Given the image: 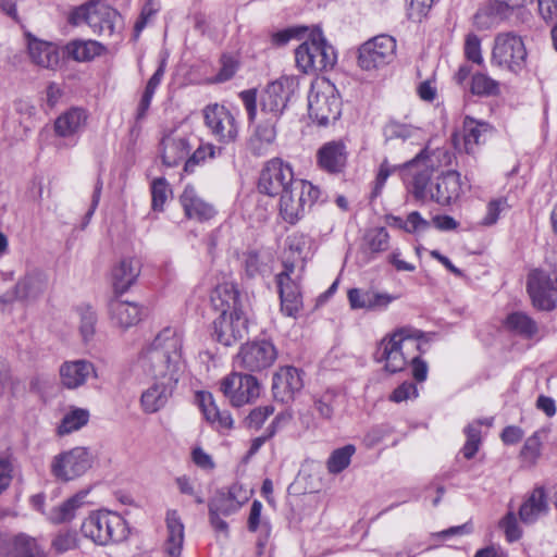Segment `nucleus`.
<instances>
[{
    "mask_svg": "<svg viewBox=\"0 0 557 557\" xmlns=\"http://www.w3.org/2000/svg\"><path fill=\"white\" fill-rule=\"evenodd\" d=\"M276 121L261 119L248 139V150L256 157L271 153L276 140Z\"/></svg>",
    "mask_w": 557,
    "mask_h": 557,
    "instance_id": "26",
    "label": "nucleus"
},
{
    "mask_svg": "<svg viewBox=\"0 0 557 557\" xmlns=\"http://www.w3.org/2000/svg\"><path fill=\"white\" fill-rule=\"evenodd\" d=\"M545 435L544 430L535 431L527 438L521 449L520 457L525 467H533L541 456L542 438Z\"/></svg>",
    "mask_w": 557,
    "mask_h": 557,
    "instance_id": "46",
    "label": "nucleus"
},
{
    "mask_svg": "<svg viewBox=\"0 0 557 557\" xmlns=\"http://www.w3.org/2000/svg\"><path fill=\"white\" fill-rule=\"evenodd\" d=\"M516 15L506 5L494 1L478 10L473 16V24L479 30H487L496 27L500 22L510 20Z\"/></svg>",
    "mask_w": 557,
    "mask_h": 557,
    "instance_id": "33",
    "label": "nucleus"
},
{
    "mask_svg": "<svg viewBox=\"0 0 557 557\" xmlns=\"http://www.w3.org/2000/svg\"><path fill=\"white\" fill-rule=\"evenodd\" d=\"M263 505L260 500L255 499L250 507L247 521V528L250 532H259L258 544L264 546L271 535V523L268 519L261 518Z\"/></svg>",
    "mask_w": 557,
    "mask_h": 557,
    "instance_id": "40",
    "label": "nucleus"
},
{
    "mask_svg": "<svg viewBox=\"0 0 557 557\" xmlns=\"http://www.w3.org/2000/svg\"><path fill=\"white\" fill-rule=\"evenodd\" d=\"M196 399L198 405L208 422H210L214 417L218 416V411L220 410L214 403L213 396L209 392H198L196 394Z\"/></svg>",
    "mask_w": 557,
    "mask_h": 557,
    "instance_id": "58",
    "label": "nucleus"
},
{
    "mask_svg": "<svg viewBox=\"0 0 557 557\" xmlns=\"http://www.w3.org/2000/svg\"><path fill=\"white\" fill-rule=\"evenodd\" d=\"M338 394L334 391H326L315 401L314 408L319 416L325 420L332 419L334 409L337 406Z\"/></svg>",
    "mask_w": 557,
    "mask_h": 557,
    "instance_id": "52",
    "label": "nucleus"
},
{
    "mask_svg": "<svg viewBox=\"0 0 557 557\" xmlns=\"http://www.w3.org/2000/svg\"><path fill=\"white\" fill-rule=\"evenodd\" d=\"M248 333V319L245 312L220 313L213 321V336L224 346H233Z\"/></svg>",
    "mask_w": 557,
    "mask_h": 557,
    "instance_id": "20",
    "label": "nucleus"
},
{
    "mask_svg": "<svg viewBox=\"0 0 557 557\" xmlns=\"http://www.w3.org/2000/svg\"><path fill=\"white\" fill-rule=\"evenodd\" d=\"M220 391L233 407H242L260 396L261 386L251 374L232 372L220 381Z\"/></svg>",
    "mask_w": 557,
    "mask_h": 557,
    "instance_id": "13",
    "label": "nucleus"
},
{
    "mask_svg": "<svg viewBox=\"0 0 557 557\" xmlns=\"http://www.w3.org/2000/svg\"><path fill=\"white\" fill-rule=\"evenodd\" d=\"M492 127L488 123L466 116L463 120V140L467 153H473L474 147L485 143Z\"/></svg>",
    "mask_w": 557,
    "mask_h": 557,
    "instance_id": "38",
    "label": "nucleus"
},
{
    "mask_svg": "<svg viewBox=\"0 0 557 557\" xmlns=\"http://www.w3.org/2000/svg\"><path fill=\"white\" fill-rule=\"evenodd\" d=\"M471 92L483 97L496 96L499 94V83L485 73H475L471 78Z\"/></svg>",
    "mask_w": 557,
    "mask_h": 557,
    "instance_id": "48",
    "label": "nucleus"
},
{
    "mask_svg": "<svg viewBox=\"0 0 557 557\" xmlns=\"http://www.w3.org/2000/svg\"><path fill=\"white\" fill-rule=\"evenodd\" d=\"M182 347V334L165 327L140 351L136 368L151 380L140 395L143 412L152 414L162 410L173 396L186 370Z\"/></svg>",
    "mask_w": 557,
    "mask_h": 557,
    "instance_id": "1",
    "label": "nucleus"
},
{
    "mask_svg": "<svg viewBox=\"0 0 557 557\" xmlns=\"http://www.w3.org/2000/svg\"><path fill=\"white\" fill-rule=\"evenodd\" d=\"M57 553H65L76 547V535L74 532H60L51 543Z\"/></svg>",
    "mask_w": 557,
    "mask_h": 557,
    "instance_id": "62",
    "label": "nucleus"
},
{
    "mask_svg": "<svg viewBox=\"0 0 557 557\" xmlns=\"http://www.w3.org/2000/svg\"><path fill=\"white\" fill-rule=\"evenodd\" d=\"M211 302L220 313L244 312L242 296L234 283L225 282L218 285L211 294Z\"/></svg>",
    "mask_w": 557,
    "mask_h": 557,
    "instance_id": "29",
    "label": "nucleus"
},
{
    "mask_svg": "<svg viewBox=\"0 0 557 557\" xmlns=\"http://www.w3.org/2000/svg\"><path fill=\"white\" fill-rule=\"evenodd\" d=\"M366 248L373 253L383 252L389 247V235L385 227H374L364 235Z\"/></svg>",
    "mask_w": 557,
    "mask_h": 557,
    "instance_id": "50",
    "label": "nucleus"
},
{
    "mask_svg": "<svg viewBox=\"0 0 557 557\" xmlns=\"http://www.w3.org/2000/svg\"><path fill=\"white\" fill-rule=\"evenodd\" d=\"M106 47L96 40H72L64 47V52L67 57L77 62H88L103 54Z\"/></svg>",
    "mask_w": 557,
    "mask_h": 557,
    "instance_id": "37",
    "label": "nucleus"
},
{
    "mask_svg": "<svg viewBox=\"0 0 557 557\" xmlns=\"http://www.w3.org/2000/svg\"><path fill=\"white\" fill-rule=\"evenodd\" d=\"M463 51L468 61L478 65L483 63L481 39L475 34L470 33L466 36Z\"/></svg>",
    "mask_w": 557,
    "mask_h": 557,
    "instance_id": "56",
    "label": "nucleus"
},
{
    "mask_svg": "<svg viewBox=\"0 0 557 557\" xmlns=\"http://www.w3.org/2000/svg\"><path fill=\"white\" fill-rule=\"evenodd\" d=\"M238 70V62L231 55L221 58V67L215 75L214 82L224 83L230 81Z\"/></svg>",
    "mask_w": 557,
    "mask_h": 557,
    "instance_id": "60",
    "label": "nucleus"
},
{
    "mask_svg": "<svg viewBox=\"0 0 557 557\" xmlns=\"http://www.w3.org/2000/svg\"><path fill=\"white\" fill-rule=\"evenodd\" d=\"M161 158L164 165L173 168L187 160L190 152V135L180 131L165 134L160 143Z\"/></svg>",
    "mask_w": 557,
    "mask_h": 557,
    "instance_id": "21",
    "label": "nucleus"
},
{
    "mask_svg": "<svg viewBox=\"0 0 557 557\" xmlns=\"http://www.w3.org/2000/svg\"><path fill=\"white\" fill-rule=\"evenodd\" d=\"M451 156L445 148L425 147L412 160L401 164V180L408 193L422 202L431 201L435 173L450 163Z\"/></svg>",
    "mask_w": 557,
    "mask_h": 557,
    "instance_id": "2",
    "label": "nucleus"
},
{
    "mask_svg": "<svg viewBox=\"0 0 557 557\" xmlns=\"http://www.w3.org/2000/svg\"><path fill=\"white\" fill-rule=\"evenodd\" d=\"M79 314V332L84 341L90 339L96 332L97 315L90 307H81Z\"/></svg>",
    "mask_w": 557,
    "mask_h": 557,
    "instance_id": "54",
    "label": "nucleus"
},
{
    "mask_svg": "<svg viewBox=\"0 0 557 557\" xmlns=\"http://www.w3.org/2000/svg\"><path fill=\"white\" fill-rule=\"evenodd\" d=\"M221 148H216L210 143L200 144L193 154L185 161L184 171L191 173L197 165L206 162L208 159H214L216 156L221 154Z\"/></svg>",
    "mask_w": 557,
    "mask_h": 557,
    "instance_id": "47",
    "label": "nucleus"
},
{
    "mask_svg": "<svg viewBox=\"0 0 557 557\" xmlns=\"http://www.w3.org/2000/svg\"><path fill=\"white\" fill-rule=\"evenodd\" d=\"M290 417L288 414L280 413L277 414L271 424L267 429V434L262 436H258L251 441L250 448L248 450V455L252 456L258 453V450L263 446V444L271 438L277 431V428L288 421Z\"/></svg>",
    "mask_w": 557,
    "mask_h": 557,
    "instance_id": "53",
    "label": "nucleus"
},
{
    "mask_svg": "<svg viewBox=\"0 0 557 557\" xmlns=\"http://www.w3.org/2000/svg\"><path fill=\"white\" fill-rule=\"evenodd\" d=\"M274 412L273 406H262L257 407L250 411V413L247 416L245 423L249 429L258 430L260 429L265 420L272 416Z\"/></svg>",
    "mask_w": 557,
    "mask_h": 557,
    "instance_id": "57",
    "label": "nucleus"
},
{
    "mask_svg": "<svg viewBox=\"0 0 557 557\" xmlns=\"http://www.w3.org/2000/svg\"><path fill=\"white\" fill-rule=\"evenodd\" d=\"M417 396L418 389L416 384L412 382H404L394 389L389 399L394 403H401L410 398H416Z\"/></svg>",
    "mask_w": 557,
    "mask_h": 557,
    "instance_id": "63",
    "label": "nucleus"
},
{
    "mask_svg": "<svg viewBox=\"0 0 557 557\" xmlns=\"http://www.w3.org/2000/svg\"><path fill=\"white\" fill-rule=\"evenodd\" d=\"M300 178L295 177L292 165L280 158L269 160L260 172L258 189L261 194L275 197L288 190Z\"/></svg>",
    "mask_w": 557,
    "mask_h": 557,
    "instance_id": "12",
    "label": "nucleus"
},
{
    "mask_svg": "<svg viewBox=\"0 0 557 557\" xmlns=\"http://www.w3.org/2000/svg\"><path fill=\"white\" fill-rule=\"evenodd\" d=\"M27 48L29 58L36 65L48 70L59 66L60 52L54 44L29 37Z\"/></svg>",
    "mask_w": 557,
    "mask_h": 557,
    "instance_id": "30",
    "label": "nucleus"
},
{
    "mask_svg": "<svg viewBox=\"0 0 557 557\" xmlns=\"http://www.w3.org/2000/svg\"><path fill=\"white\" fill-rule=\"evenodd\" d=\"M424 334L413 327L405 326L385 336L377 345L373 358L376 362H384L389 373L403 371L409 363L412 351L424 352L422 342Z\"/></svg>",
    "mask_w": 557,
    "mask_h": 557,
    "instance_id": "3",
    "label": "nucleus"
},
{
    "mask_svg": "<svg viewBox=\"0 0 557 557\" xmlns=\"http://www.w3.org/2000/svg\"><path fill=\"white\" fill-rule=\"evenodd\" d=\"M386 133L389 138L411 140L412 144H420L423 140V132L420 128L397 122L389 123Z\"/></svg>",
    "mask_w": 557,
    "mask_h": 557,
    "instance_id": "49",
    "label": "nucleus"
},
{
    "mask_svg": "<svg viewBox=\"0 0 557 557\" xmlns=\"http://www.w3.org/2000/svg\"><path fill=\"white\" fill-rule=\"evenodd\" d=\"M61 384L67 389L84 386L90 377H97L95 364L86 359L64 361L59 368Z\"/></svg>",
    "mask_w": 557,
    "mask_h": 557,
    "instance_id": "23",
    "label": "nucleus"
},
{
    "mask_svg": "<svg viewBox=\"0 0 557 557\" xmlns=\"http://www.w3.org/2000/svg\"><path fill=\"white\" fill-rule=\"evenodd\" d=\"M295 274V265L293 263H284V271L276 275L278 287L281 311L283 314L296 318L302 308V295L298 276Z\"/></svg>",
    "mask_w": 557,
    "mask_h": 557,
    "instance_id": "19",
    "label": "nucleus"
},
{
    "mask_svg": "<svg viewBox=\"0 0 557 557\" xmlns=\"http://www.w3.org/2000/svg\"><path fill=\"white\" fill-rule=\"evenodd\" d=\"M94 457L86 447H74L52 457L50 473L59 482H70L83 476L92 466Z\"/></svg>",
    "mask_w": 557,
    "mask_h": 557,
    "instance_id": "10",
    "label": "nucleus"
},
{
    "mask_svg": "<svg viewBox=\"0 0 557 557\" xmlns=\"http://www.w3.org/2000/svg\"><path fill=\"white\" fill-rule=\"evenodd\" d=\"M82 533L97 545L122 542L127 537L125 520L116 512L98 510L91 512L82 523Z\"/></svg>",
    "mask_w": 557,
    "mask_h": 557,
    "instance_id": "6",
    "label": "nucleus"
},
{
    "mask_svg": "<svg viewBox=\"0 0 557 557\" xmlns=\"http://www.w3.org/2000/svg\"><path fill=\"white\" fill-rule=\"evenodd\" d=\"M500 528L504 530L508 542L518 541L522 531L518 524L517 518L513 512H508L500 521Z\"/></svg>",
    "mask_w": 557,
    "mask_h": 557,
    "instance_id": "59",
    "label": "nucleus"
},
{
    "mask_svg": "<svg viewBox=\"0 0 557 557\" xmlns=\"http://www.w3.org/2000/svg\"><path fill=\"white\" fill-rule=\"evenodd\" d=\"M159 0H147L145 5L141 9L140 15L135 23L134 33L135 38H138L143 29L147 26V24L153 18V16L160 10Z\"/></svg>",
    "mask_w": 557,
    "mask_h": 557,
    "instance_id": "55",
    "label": "nucleus"
},
{
    "mask_svg": "<svg viewBox=\"0 0 557 557\" xmlns=\"http://www.w3.org/2000/svg\"><path fill=\"white\" fill-rule=\"evenodd\" d=\"M239 98L247 112V117L250 123L257 116V91L255 89L243 90L239 92Z\"/></svg>",
    "mask_w": 557,
    "mask_h": 557,
    "instance_id": "64",
    "label": "nucleus"
},
{
    "mask_svg": "<svg viewBox=\"0 0 557 557\" xmlns=\"http://www.w3.org/2000/svg\"><path fill=\"white\" fill-rule=\"evenodd\" d=\"M304 387L301 372L292 366L280 368L273 375L272 392L276 400L288 403Z\"/></svg>",
    "mask_w": 557,
    "mask_h": 557,
    "instance_id": "22",
    "label": "nucleus"
},
{
    "mask_svg": "<svg viewBox=\"0 0 557 557\" xmlns=\"http://www.w3.org/2000/svg\"><path fill=\"white\" fill-rule=\"evenodd\" d=\"M400 168L401 165H391L386 160H384L381 163L375 178V186L372 193L374 197L381 194L387 178L391 176L392 173H394L395 171H399V173L401 174Z\"/></svg>",
    "mask_w": 557,
    "mask_h": 557,
    "instance_id": "61",
    "label": "nucleus"
},
{
    "mask_svg": "<svg viewBox=\"0 0 557 557\" xmlns=\"http://www.w3.org/2000/svg\"><path fill=\"white\" fill-rule=\"evenodd\" d=\"M293 79L283 76L270 83L260 95L261 115L278 122L292 95Z\"/></svg>",
    "mask_w": 557,
    "mask_h": 557,
    "instance_id": "16",
    "label": "nucleus"
},
{
    "mask_svg": "<svg viewBox=\"0 0 557 557\" xmlns=\"http://www.w3.org/2000/svg\"><path fill=\"white\" fill-rule=\"evenodd\" d=\"M203 117L206 126L218 143L228 145L237 139L238 122L226 107L209 104L203 110Z\"/></svg>",
    "mask_w": 557,
    "mask_h": 557,
    "instance_id": "14",
    "label": "nucleus"
},
{
    "mask_svg": "<svg viewBox=\"0 0 557 557\" xmlns=\"http://www.w3.org/2000/svg\"><path fill=\"white\" fill-rule=\"evenodd\" d=\"M433 194L429 199L440 206L446 207L456 203L461 195V178L457 171H446L436 176Z\"/></svg>",
    "mask_w": 557,
    "mask_h": 557,
    "instance_id": "24",
    "label": "nucleus"
},
{
    "mask_svg": "<svg viewBox=\"0 0 557 557\" xmlns=\"http://www.w3.org/2000/svg\"><path fill=\"white\" fill-rule=\"evenodd\" d=\"M506 325L510 331L525 338H530L537 333L536 322L523 312L509 314Z\"/></svg>",
    "mask_w": 557,
    "mask_h": 557,
    "instance_id": "44",
    "label": "nucleus"
},
{
    "mask_svg": "<svg viewBox=\"0 0 557 557\" xmlns=\"http://www.w3.org/2000/svg\"><path fill=\"white\" fill-rule=\"evenodd\" d=\"M170 193L169 184L164 177L153 180L151 184V206L154 211H163Z\"/></svg>",
    "mask_w": 557,
    "mask_h": 557,
    "instance_id": "51",
    "label": "nucleus"
},
{
    "mask_svg": "<svg viewBox=\"0 0 557 557\" xmlns=\"http://www.w3.org/2000/svg\"><path fill=\"white\" fill-rule=\"evenodd\" d=\"M13 557H47L37 540L25 533H20L13 539Z\"/></svg>",
    "mask_w": 557,
    "mask_h": 557,
    "instance_id": "43",
    "label": "nucleus"
},
{
    "mask_svg": "<svg viewBox=\"0 0 557 557\" xmlns=\"http://www.w3.org/2000/svg\"><path fill=\"white\" fill-rule=\"evenodd\" d=\"M140 274V262L134 258L122 259L112 269V282L114 290L125 293Z\"/></svg>",
    "mask_w": 557,
    "mask_h": 557,
    "instance_id": "34",
    "label": "nucleus"
},
{
    "mask_svg": "<svg viewBox=\"0 0 557 557\" xmlns=\"http://www.w3.org/2000/svg\"><path fill=\"white\" fill-rule=\"evenodd\" d=\"M180 202L185 215L191 220L205 222L212 219L216 213L214 207L206 201L191 185L185 186Z\"/></svg>",
    "mask_w": 557,
    "mask_h": 557,
    "instance_id": "27",
    "label": "nucleus"
},
{
    "mask_svg": "<svg viewBox=\"0 0 557 557\" xmlns=\"http://www.w3.org/2000/svg\"><path fill=\"white\" fill-rule=\"evenodd\" d=\"M347 298L350 308L354 310L382 311L387 309L398 296L374 289L351 288L347 293Z\"/></svg>",
    "mask_w": 557,
    "mask_h": 557,
    "instance_id": "25",
    "label": "nucleus"
},
{
    "mask_svg": "<svg viewBox=\"0 0 557 557\" xmlns=\"http://www.w3.org/2000/svg\"><path fill=\"white\" fill-rule=\"evenodd\" d=\"M317 161L330 174L343 172L347 163L346 145L342 140L325 143L317 152Z\"/></svg>",
    "mask_w": 557,
    "mask_h": 557,
    "instance_id": "28",
    "label": "nucleus"
},
{
    "mask_svg": "<svg viewBox=\"0 0 557 557\" xmlns=\"http://www.w3.org/2000/svg\"><path fill=\"white\" fill-rule=\"evenodd\" d=\"M109 314L114 325L126 330L140 321L141 308L135 302L113 298L109 302Z\"/></svg>",
    "mask_w": 557,
    "mask_h": 557,
    "instance_id": "31",
    "label": "nucleus"
},
{
    "mask_svg": "<svg viewBox=\"0 0 557 557\" xmlns=\"http://www.w3.org/2000/svg\"><path fill=\"white\" fill-rule=\"evenodd\" d=\"M484 423L486 425H491L492 420H490V419L475 420V421L469 423L465 428V434H466L467 441L460 451L463 455V457L468 460L472 459L480 448L481 426Z\"/></svg>",
    "mask_w": 557,
    "mask_h": 557,
    "instance_id": "41",
    "label": "nucleus"
},
{
    "mask_svg": "<svg viewBox=\"0 0 557 557\" xmlns=\"http://www.w3.org/2000/svg\"><path fill=\"white\" fill-rule=\"evenodd\" d=\"M47 288V274L41 270L33 269L20 277L12 289L0 296V302L3 305H11L14 301L32 302L44 295Z\"/></svg>",
    "mask_w": 557,
    "mask_h": 557,
    "instance_id": "15",
    "label": "nucleus"
},
{
    "mask_svg": "<svg viewBox=\"0 0 557 557\" xmlns=\"http://www.w3.org/2000/svg\"><path fill=\"white\" fill-rule=\"evenodd\" d=\"M67 21L74 26L86 23L94 33L106 37L120 33L123 26L120 13L101 0H90L75 8Z\"/></svg>",
    "mask_w": 557,
    "mask_h": 557,
    "instance_id": "5",
    "label": "nucleus"
},
{
    "mask_svg": "<svg viewBox=\"0 0 557 557\" xmlns=\"http://www.w3.org/2000/svg\"><path fill=\"white\" fill-rule=\"evenodd\" d=\"M165 521L168 529L165 553L169 557H180L184 543V524L176 510H168Z\"/></svg>",
    "mask_w": 557,
    "mask_h": 557,
    "instance_id": "36",
    "label": "nucleus"
},
{
    "mask_svg": "<svg viewBox=\"0 0 557 557\" xmlns=\"http://www.w3.org/2000/svg\"><path fill=\"white\" fill-rule=\"evenodd\" d=\"M548 512V503L543 487H536L522 503L519 509V518L525 524L536 522Z\"/></svg>",
    "mask_w": 557,
    "mask_h": 557,
    "instance_id": "35",
    "label": "nucleus"
},
{
    "mask_svg": "<svg viewBox=\"0 0 557 557\" xmlns=\"http://www.w3.org/2000/svg\"><path fill=\"white\" fill-rule=\"evenodd\" d=\"M87 113L81 108H71L54 121L55 135L72 138L81 133L86 124Z\"/></svg>",
    "mask_w": 557,
    "mask_h": 557,
    "instance_id": "32",
    "label": "nucleus"
},
{
    "mask_svg": "<svg viewBox=\"0 0 557 557\" xmlns=\"http://www.w3.org/2000/svg\"><path fill=\"white\" fill-rule=\"evenodd\" d=\"M395 52L396 41L392 36H376L360 47L359 66L367 71L382 67L394 59Z\"/></svg>",
    "mask_w": 557,
    "mask_h": 557,
    "instance_id": "17",
    "label": "nucleus"
},
{
    "mask_svg": "<svg viewBox=\"0 0 557 557\" xmlns=\"http://www.w3.org/2000/svg\"><path fill=\"white\" fill-rule=\"evenodd\" d=\"M355 453L356 447L352 444L334 449L326 461L329 473L338 474L347 469Z\"/></svg>",
    "mask_w": 557,
    "mask_h": 557,
    "instance_id": "45",
    "label": "nucleus"
},
{
    "mask_svg": "<svg viewBox=\"0 0 557 557\" xmlns=\"http://www.w3.org/2000/svg\"><path fill=\"white\" fill-rule=\"evenodd\" d=\"M295 60L302 73L315 74L332 70L337 62V53L323 36L322 29L314 27L295 50Z\"/></svg>",
    "mask_w": 557,
    "mask_h": 557,
    "instance_id": "4",
    "label": "nucleus"
},
{
    "mask_svg": "<svg viewBox=\"0 0 557 557\" xmlns=\"http://www.w3.org/2000/svg\"><path fill=\"white\" fill-rule=\"evenodd\" d=\"M277 359V349L269 339H256L240 346L235 357L237 368L247 372H262Z\"/></svg>",
    "mask_w": 557,
    "mask_h": 557,
    "instance_id": "11",
    "label": "nucleus"
},
{
    "mask_svg": "<svg viewBox=\"0 0 557 557\" xmlns=\"http://www.w3.org/2000/svg\"><path fill=\"white\" fill-rule=\"evenodd\" d=\"M527 288L534 307L546 311L555 309L556 301L550 292H557V265L549 273L533 270L528 276Z\"/></svg>",
    "mask_w": 557,
    "mask_h": 557,
    "instance_id": "18",
    "label": "nucleus"
},
{
    "mask_svg": "<svg viewBox=\"0 0 557 557\" xmlns=\"http://www.w3.org/2000/svg\"><path fill=\"white\" fill-rule=\"evenodd\" d=\"M87 491H82L63 502L60 506L52 508L48 513V519L53 523H62L74 518L76 509H78L87 496Z\"/></svg>",
    "mask_w": 557,
    "mask_h": 557,
    "instance_id": "39",
    "label": "nucleus"
},
{
    "mask_svg": "<svg viewBox=\"0 0 557 557\" xmlns=\"http://www.w3.org/2000/svg\"><path fill=\"white\" fill-rule=\"evenodd\" d=\"M321 191L311 182L299 180L278 196L280 216L288 224L300 221L318 201Z\"/></svg>",
    "mask_w": 557,
    "mask_h": 557,
    "instance_id": "7",
    "label": "nucleus"
},
{
    "mask_svg": "<svg viewBox=\"0 0 557 557\" xmlns=\"http://www.w3.org/2000/svg\"><path fill=\"white\" fill-rule=\"evenodd\" d=\"M308 110L312 121L321 126H326L339 119L342 101L336 87L330 81L322 79L311 85Z\"/></svg>",
    "mask_w": 557,
    "mask_h": 557,
    "instance_id": "8",
    "label": "nucleus"
},
{
    "mask_svg": "<svg viewBox=\"0 0 557 557\" xmlns=\"http://www.w3.org/2000/svg\"><path fill=\"white\" fill-rule=\"evenodd\" d=\"M528 52L521 36L513 32L498 33L493 42L491 63L520 74L527 67Z\"/></svg>",
    "mask_w": 557,
    "mask_h": 557,
    "instance_id": "9",
    "label": "nucleus"
},
{
    "mask_svg": "<svg viewBox=\"0 0 557 557\" xmlns=\"http://www.w3.org/2000/svg\"><path fill=\"white\" fill-rule=\"evenodd\" d=\"M89 411L84 408H71L62 418L58 434L66 435L81 430L89 421Z\"/></svg>",
    "mask_w": 557,
    "mask_h": 557,
    "instance_id": "42",
    "label": "nucleus"
}]
</instances>
